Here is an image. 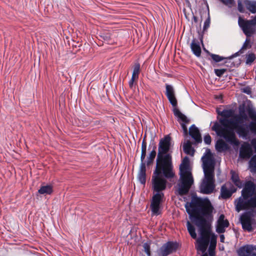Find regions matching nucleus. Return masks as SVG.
Here are the masks:
<instances>
[{
    "instance_id": "nucleus-13",
    "label": "nucleus",
    "mask_w": 256,
    "mask_h": 256,
    "mask_svg": "<svg viewBox=\"0 0 256 256\" xmlns=\"http://www.w3.org/2000/svg\"><path fill=\"white\" fill-rule=\"evenodd\" d=\"M256 189L255 184L252 181L247 182L242 192V198L248 199L254 194Z\"/></svg>"
},
{
    "instance_id": "nucleus-5",
    "label": "nucleus",
    "mask_w": 256,
    "mask_h": 256,
    "mask_svg": "<svg viewBox=\"0 0 256 256\" xmlns=\"http://www.w3.org/2000/svg\"><path fill=\"white\" fill-rule=\"evenodd\" d=\"M161 174L165 178H168L162 171L160 173L156 172V169L152 178V188L156 194H154L152 196L150 206L152 214L154 215L160 214V204L164 196V194L162 192V191L166 188V180L160 176Z\"/></svg>"
},
{
    "instance_id": "nucleus-45",
    "label": "nucleus",
    "mask_w": 256,
    "mask_h": 256,
    "mask_svg": "<svg viewBox=\"0 0 256 256\" xmlns=\"http://www.w3.org/2000/svg\"><path fill=\"white\" fill-rule=\"evenodd\" d=\"M243 92H245L246 94H250V88H244L243 89Z\"/></svg>"
},
{
    "instance_id": "nucleus-24",
    "label": "nucleus",
    "mask_w": 256,
    "mask_h": 256,
    "mask_svg": "<svg viewBox=\"0 0 256 256\" xmlns=\"http://www.w3.org/2000/svg\"><path fill=\"white\" fill-rule=\"evenodd\" d=\"M183 150L188 154L193 155L194 154V150L192 148L191 143L189 140L184 144Z\"/></svg>"
},
{
    "instance_id": "nucleus-20",
    "label": "nucleus",
    "mask_w": 256,
    "mask_h": 256,
    "mask_svg": "<svg viewBox=\"0 0 256 256\" xmlns=\"http://www.w3.org/2000/svg\"><path fill=\"white\" fill-rule=\"evenodd\" d=\"M146 137H144L142 140V154H141V156H140V160H141V164L140 166H142V164H144V166H146V163L144 162V158L146 156Z\"/></svg>"
},
{
    "instance_id": "nucleus-39",
    "label": "nucleus",
    "mask_w": 256,
    "mask_h": 256,
    "mask_svg": "<svg viewBox=\"0 0 256 256\" xmlns=\"http://www.w3.org/2000/svg\"><path fill=\"white\" fill-rule=\"evenodd\" d=\"M225 228L226 227L218 224L216 229V232L219 234L224 233L225 232Z\"/></svg>"
},
{
    "instance_id": "nucleus-27",
    "label": "nucleus",
    "mask_w": 256,
    "mask_h": 256,
    "mask_svg": "<svg viewBox=\"0 0 256 256\" xmlns=\"http://www.w3.org/2000/svg\"><path fill=\"white\" fill-rule=\"evenodd\" d=\"M230 174H232V180L234 184L238 188H241L242 184L238 175L234 171H231Z\"/></svg>"
},
{
    "instance_id": "nucleus-9",
    "label": "nucleus",
    "mask_w": 256,
    "mask_h": 256,
    "mask_svg": "<svg viewBox=\"0 0 256 256\" xmlns=\"http://www.w3.org/2000/svg\"><path fill=\"white\" fill-rule=\"evenodd\" d=\"M254 215L252 212H244L240 216V223L244 230L250 232L254 230L253 226L256 225V220L253 218Z\"/></svg>"
},
{
    "instance_id": "nucleus-33",
    "label": "nucleus",
    "mask_w": 256,
    "mask_h": 256,
    "mask_svg": "<svg viewBox=\"0 0 256 256\" xmlns=\"http://www.w3.org/2000/svg\"><path fill=\"white\" fill-rule=\"evenodd\" d=\"M246 64H251L256 60V56L253 53L248 54L246 56Z\"/></svg>"
},
{
    "instance_id": "nucleus-15",
    "label": "nucleus",
    "mask_w": 256,
    "mask_h": 256,
    "mask_svg": "<svg viewBox=\"0 0 256 256\" xmlns=\"http://www.w3.org/2000/svg\"><path fill=\"white\" fill-rule=\"evenodd\" d=\"M248 114L250 118L254 120L250 122L248 126L244 125L246 128H248L249 132L256 134V112L252 110L248 111Z\"/></svg>"
},
{
    "instance_id": "nucleus-22",
    "label": "nucleus",
    "mask_w": 256,
    "mask_h": 256,
    "mask_svg": "<svg viewBox=\"0 0 256 256\" xmlns=\"http://www.w3.org/2000/svg\"><path fill=\"white\" fill-rule=\"evenodd\" d=\"M216 150L220 152L228 150V144L222 140H219L216 144Z\"/></svg>"
},
{
    "instance_id": "nucleus-37",
    "label": "nucleus",
    "mask_w": 256,
    "mask_h": 256,
    "mask_svg": "<svg viewBox=\"0 0 256 256\" xmlns=\"http://www.w3.org/2000/svg\"><path fill=\"white\" fill-rule=\"evenodd\" d=\"M220 0V2H222L224 4H226L230 7H232L234 4V0Z\"/></svg>"
},
{
    "instance_id": "nucleus-1",
    "label": "nucleus",
    "mask_w": 256,
    "mask_h": 256,
    "mask_svg": "<svg viewBox=\"0 0 256 256\" xmlns=\"http://www.w3.org/2000/svg\"><path fill=\"white\" fill-rule=\"evenodd\" d=\"M218 114L222 116L220 118L219 122H216L212 127V130L216 132V134L224 138L226 142L230 144L238 146L240 140L236 138L234 130L240 138H246L249 134V130L244 124H240L242 118L246 120V114L240 116H235L236 120L230 118L233 114L230 110H224L222 112L218 111Z\"/></svg>"
},
{
    "instance_id": "nucleus-32",
    "label": "nucleus",
    "mask_w": 256,
    "mask_h": 256,
    "mask_svg": "<svg viewBox=\"0 0 256 256\" xmlns=\"http://www.w3.org/2000/svg\"><path fill=\"white\" fill-rule=\"evenodd\" d=\"M140 72V64L139 63L135 64L134 65V70L132 77L138 79V78Z\"/></svg>"
},
{
    "instance_id": "nucleus-19",
    "label": "nucleus",
    "mask_w": 256,
    "mask_h": 256,
    "mask_svg": "<svg viewBox=\"0 0 256 256\" xmlns=\"http://www.w3.org/2000/svg\"><path fill=\"white\" fill-rule=\"evenodd\" d=\"M146 166L142 164L140 166V169L138 174V178L139 181L142 184H144L146 182Z\"/></svg>"
},
{
    "instance_id": "nucleus-4",
    "label": "nucleus",
    "mask_w": 256,
    "mask_h": 256,
    "mask_svg": "<svg viewBox=\"0 0 256 256\" xmlns=\"http://www.w3.org/2000/svg\"><path fill=\"white\" fill-rule=\"evenodd\" d=\"M202 168L204 176L200 186V191L204 194H212L215 188L214 172V160L212 154L209 149L202 158Z\"/></svg>"
},
{
    "instance_id": "nucleus-23",
    "label": "nucleus",
    "mask_w": 256,
    "mask_h": 256,
    "mask_svg": "<svg viewBox=\"0 0 256 256\" xmlns=\"http://www.w3.org/2000/svg\"><path fill=\"white\" fill-rule=\"evenodd\" d=\"M232 195V192L230 191L226 185H223L220 190V196L222 198L226 199L230 198Z\"/></svg>"
},
{
    "instance_id": "nucleus-11",
    "label": "nucleus",
    "mask_w": 256,
    "mask_h": 256,
    "mask_svg": "<svg viewBox=\"0 0 256 256\" xmlns=\"http://www.w3.org/2000/svg\"><path fill=\"white\" fill-rule=\"evenodd\" d=\"M238 24L247 37H250L256 31L255 26L250 20H245L240 17Z\"/></svg>"
},
{
    "instance_id": "nucleus-2",
    "label": "nucleus",
    "mask_w": 256,
    "mask_h": 256,
    "mask_svg": "<svg viewBox=\"0 0 256 256\" xmlns=\"http://www.w3.org/2000/svg\"><path fill=\"white\" fill-rule=\"evenodd\" d=\"M171 140V137L169 135H166L160 140L156 158V172L160 173L162 171L168 179H171L175 176L172 155L168 153Z\"/></svg>"
},
{
    "instance_id": "nucleus-30",
    "label": "nucleus",
    "mask_w": 256,
    "mask_h": 256,
    "mask_svg": "<svg viewBox=\"0 0 256 256\" xmlns=\"http://www.w3.org/2000/svg\"><path fill=\"white\" fill-rule=\"evenodd\" d=\"M249 164L250 171L252 172H256V155L251 158Z\"/></svg>"
},
{
    "instance_id": "nucleus-40",
    "label": "nucleus",
    "mask_w": 256,
    "mask_h": 256,
    "mask_svg": "<svg viewBox=\"0 0 256 256\" xmlns=\"http://www.w3.org/2000/svg\"><path fill=\"white\" fill-rule=\"evenodd\" d=\"M212 139L210 136L208 134L204 137V142L207 144H210L211 142Z\"/></svg>"
},
{
    "instance_id": "nucleus-16",
    "label": "nucleus",
    "mask_w": 256,
    "mask_h": 256,
    "mask_svg": "<svg viewBox=\"0 0 256 256\" xmlns=\"http://www.w3.org/2000/svg\"><path fill=\"white\" fill-rule=\"evenodd\" d=\"M189 134L196 142L198 143L202 142V139L200 131L194 125H192L190 128Z\"/></svg>"
},
{
    "instance_id": "nucleus-14",
    "label": "nucleus",
    "mask_w": 256,
    "mask_h": 256,
    "mask_svg": "<svg viewBox=\"0 0 256 256\" xmlns=\"http://www.w3.org/2000/svg\"><path fill=\"white\" fill-rule=\"evenodd\" d=\"M252 154V150L250 144L244 142L240 150V157L242 158L248 159Z\"/></svg>"
},
{
    "instance_id": "nucleus-44",
    "label": "nucleus",
    "mask_w": 256,
    "mask_h": 256,
    "mask_svg": "<svg viewBox=\"0 0 256 256\" xmlns=\"http://www.w3.org/2000/svg\"><path fill=\"white\" fill-rule=\"evenodd\" d=\"M251 144H252V146H253V147L254 149V151L256 153V139L252 140L251 142Z\"/></svg>"
},
{
    "instance_id": "nucleus-35",
    "label": "nucleus",
    "mask_w": 256,
    "mask_h": 256,
    "mask_svg": "<svg viewBox=\"0 0 256 256\" xmlns=\"http://www.w3.org/2000/svg\"><path fill=\"white\" fill-rule=\"evenodd\" d=\"M210 56H211L212 58V60L214 61H215L216 62H220L225 58L224 57H222L218 55L214 54H211Z\"/></svg>"
},
{
    "instance_id": "nucleus-34",
    "label": "nucleus",
    "mask_w": 256,
    "mask_h": 256,
    "mask_svg": "<svg viewBox=\"0 0 256 256\" xmlns=\"http://www.w3.org/2000/svg\"><path fill=\"white\" fill-rule=\"evenodd\" d=\"M144 252L148 256H150V244L148 242L144 243L143 245Z\"/></svg>"
},
{
    "instance_id": "nucleus-25",
    "label": "nucleus",
    "mask_w": 256,
    "mask_h": 256,
    "mask_svg": "<svg viewBox=\"0 0 256 256\" xmlns=\"http://www.w3.org/2000/svg\"><path fill=\"white\" fill-rule=\"evenodd\" d=\"M52 192V188L50 185L42 186L38 190V192L42 194H50Z\"/></svg>"
},
{
    "instance_id": "nucleus-43",
    "label": "nucleus",
    "mask_w": 256,
    "mask_h": 256,
    "mask_svg": "<svg viewBox=\"0 0 256 256\" xmlns=\"http://www.w3.org/2000/svg\"><path fill=\"white\" fill-rule=\"evenodd\" d=\"M181 126L184 130V133L185 134H188V129L186 125L184 124H182Z\"/></svg>"
},
{
    "instance_id": "nucleus-31",
    "label": "nucleus",
    "mask_w": 256,
    "mask_h": 256,
    "mask_svg": "<svg viewBox=\"0 0 256 256\" xmlns=\"http://www.w3.org/2000/svg\"><path fill=\"white\" fill-rule=\"evenodd\" d=\"M218 224L224 226L226 228L228 226L229 222L228 220H224V214H221L218 221Z\"/></svg>"
},
{
    "instance_id": "nucleus-12",
    "label": "nucleus",
    "mask_w": 256,
    "mask_h": 256,
    "mask_svg": "<svg viewBox=\"0 0 256 256\" xmlns=\"http://www.w3.org/2000/svg\"><path fill=\"white\" fill-rule=\"evenodd\" d=\"M236 252L238 256H256V246L245 245L238 249Z\"/></svg>"
},
{
    "instance_id": "nucleus-3",
    "label": "nucleus",
    "mask_w": 256,
    "mask_h": 256,
    "mask_svg": "<svg viewBox=\"0 0 256 256\" xmlns=\"http://www.w3.org/2000/svg\"><path fill=\"white\" fill-rule=\"evenodd\" d=\"M185 208L190 218L195 220L196 225L199 221L197 216L202 217L208 222L212 219L214 208L208 199L193 198L190 202L186 203Z\"/></svg>"
},
{
    "instance_id": "nucleus-6",
    "label": "nucleus",
    "mask_w": 256,
    "mask_h": 256,
    "mask_svg": "<svg viewBox=\"0 0 256 256\" xmlns=\"http://www.w3.org/2000/svg\"><path fill=\"white\" fill-rule=\"evenodd\" d=\"M188 166L189 160L186 157L180 166V182L178 184V192L180 196L186 194L194 182L192 174Z\"/></svg>"
},
{
    "instance_id": "nucleus-46",
    "label": "nucleus",
    "mask_w": 256,
    "mask_h": 256,
    "mask_svg": "<svg viewBox=\"0 0 256 256\" xmlns=\"http://www.w3.org/2000/svg\"><path fill=\"white\" fill-rule=\"evenodd\" d=\"M254 24V26L256 25V16L252 19L250 20Z\"/></svg>"
},
{
    "instance_id": "nucleus-42",
    "label": "nucleus",
    "mask_w": 256,
    "mask_h": 256,
    "mask_svg": "<svg viewBox=\"0 0 256 256\" xmlns=\"http://www.w3.org/2000/svg\"><path fill=\"white\" fill-rule=\"evenodd\" d=\"M137 80L136 78H134L133 77H132V78L131 80H130V81L129 82V86H130V88H132V86H133V84H134V80Z\"/></svg>"
},
{
    "instance_id": "nucleus-28",
    "label": "nucleus",
    "mask_w": 256,
    "mask_h": 256,
    "mask_svg": "<svg viewBox=\"0 0 256 256\" xmlns=\"http://www.w3.org/2000/svg\"><path fill=\"white\" fill-rule=\"evenodd\" d=\"M186 226L188 228V232L193 238L195 239L196 238V234L195 232V228L193 225L191 224V223L188 221L186 222Z\"/></svg>"
},
{
    "instance_id": "nucleus-21",
    "label": "nucleus",
    "mask_w": 256,
    "mask_h": 256,
    "mask_svg": "<svg viewBox=\"0 0 256 256\" xmlns=\"http://www.w3.org/2000/svg\"><path fill=\"white\" fill-rule=\"evenodd\" d=\"M244 4L246 8L252 13H256V1L246 0L244 2Z\"/></svg>"
},
{
    "instance_id": "nucleus-36",
    "label": "nucleus",
    "mask_w": 256,
    "mask_h": 256,
    "mask_svg": "<svg viewBox=\"0 0 256 256\" xmlns=\"http://www.w3.org/2000/svg\"><path fill=\"white\" fill-rule=\"evenodd\" d=\"M226 71V69H215L214 72L219 77L222 76L223 74Z\"/></svg>"
},
{
    "instance_id": "nucleus-47",
    "label": "nucleus",
    "mask_w": 256,
    "mask_h": 256,
    "mask_svg": "<svg viewBox=\"0 0 256 256\" xmlns=\"http://www.w3.org/2000/svg\"><path fill=\"white\" fill-rule=\"evenodd\" d=\"M224 236L223 234L220 236V240L221 242H224Z\"/></svg>"
},
{
    "instance_id": "nucleus-18",
    "label": "nucleus",
    "mask_w": 256,
    "mask_h": 256,
    "mask_svg": "<svg viewBox=\"0 0 256 256\" xmlns=\"http://www.w3.org/2000/svg\"><path fill=\"white\" fill-rule=\"evenodd\" d=\"M216 245V237L215 235L212 236L210 238V246L208 248V254L210 256H214L215 248Z\"/></svg>"
},
{
    "instance_id": "nucleus-10",
    "label": "nucleus",
    "mask_w": 256,
    "mask_h": 256,
    "mask_svg": "<svg viewBox=\"0 0 256 256\" xmlns=\"http://www.w3.org/2000/svg\"><path fill=\"white\" fill-rule=\"evenodd\" d=\"M178 244L176 242H168L164 244L158 250V256H168L176 251Z\"/></svg>"
},
{
    "instance_id": "nucleus-41",
    "label": "nucleus",
    "mask_w": 256,
    "mask_h": 256,
    "mask_svg": "<svg viewBox=\"0 0 256 256\" xmlns=\"http://www.w3.org/2000/svg\"><path fill=\"white\" fill-rule=\"evenodd\" d=\"M238 10L239 12H244V8L243 5L241 2V1H238Z\"/></svg>"
},
{
    "instance_id": "nucleus-7",
    "label": "nucleus",
    "mask_w": 256,
    "mask_h": 256,
    "mask_svg": "<svg viewBox=\"0 0 256 256\" xmlns=\"http://www.w3.org/2000/svg\"><path fill=\"white\" fill-rule=\"evenodd\" d=\"M197 218L199 221L196 224L200 228V238L198 239V249L202 252L206 250L210 242V222L206 220L202 217Z\"/></svg>"
},
{
    "instance_id": "nucleus-48",
    "label": "nucleus",
    "mask_w": 256,
    "mask_h": 256,
    "mask_svg": "<svg viewBox=\"0 0 256 256\" xmlns=\"http://www.w3.org/2000/svg\"><path fill=\"white\" fill-rule=\"evenodd\" d=\"M193 19H194V21L196 23V22H198V18H197L196 16H193Z\"/></svg>"
},
{
    "instance_id": "nucleus-17",
    "label": "nucleus",
    "mask_w": 256,
    "mask_h": 256,
    "mask_svg": "<svg viewBox=\"0 0 256 256\" xmlns=\"http://www.w3.org/2000/svg\"><path fill=\"white\" fill-rule=\"evenodd\" d=\"M190 48L196 56H200L202 52L201 48L198 41L196 38L192 40L190 44Z\"/></svg>"
},
{
    "instance_id": "nucleus-26",
    "label": "nucleus",
    "mask_w": 256,
    "mask_h": 256,
    "mask_svg": "<svg viewBox=\"0 0 256 256\" xmlns=\"http://www.w3.org/2000/svg\"><path fill=\"white\" fill-rule=\"evenodd\" d=\"M156 146H154L152 150L150 152L148 156V160L146 162V165L148 166H150L154 162V160L155 158L156 154Z\"/></svg>"
},
{
    "instance_id": "nucleus-29",
    "label": "nucleus",
    "mask_w": 256,
    "mask_h": 256,
    "mask_svg": "<svg viewBox=\"0 0 256 256\" xmlns=\"http://www.w3.org/2000/svg\"><path fill=\"white\" fill-rule=\"evenodd\" d=\"M248 38L249 37H247V38H246V40L244 42L242 48L238 52L239 53L242 54L244 53V50L251 48L252 44H250V39Z\"/></svg>"
},
{
    "instance_id": "nucleus-38",
    "label": "nucleus",
    "mask_w": 256,
    "mask_h": 256,
    "mask_svg": "<svg viewBox=\"0 0 256 256\" xmlns=\"http://www.w3.org/2000/svg\"><path fill=\"white\" fill-rule=\"evenodd\" d=\"M210 25V18L208 16V18L206 20L204 23V26L203 28V31L204 32L207 30Z\"/></svg>"
},
{
    "instance_id": "nucleus-8",
    "label": "nucleus",
    "mask_w": 256,
    "mask_h": 256,
    "mask_svg": "<svg viewBox=\"0 0 256 256\" xmlns=\"http://www.w3.org/2000/svg\"><path fill=\"white\" fill-rule=\"evenodd\" d=\"M166 94L171 104L174 108V116L180 119L184 122L188 123L189 120L187 118L186 116L182 114L178 109L176 108L177 100L175 96L174 88L171 85L166 84Z\"/></svg>"
}]
</instances>
